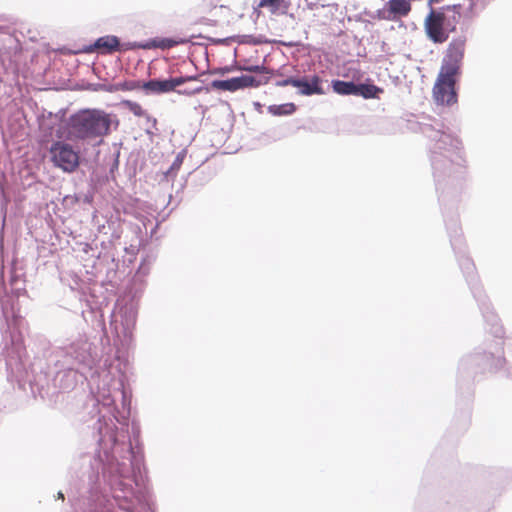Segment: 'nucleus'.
Here are the masks:
<instances>
[{
    "label": "nucleus",
    "mask_w": 512,
    "mask_h": 512,
    "mask_svg": "<svg viewBox=\"0 0 512 512\" xmlns=\"http://www.w3.org/2000/svg\"><path fill=\"white\" fill-rule=\"evenodd\" d=\"M420 132L430 141V162L439 201L458 198L467 176V161L460 138L444 130L436 119L419 123Z\"/></svg>",
    "instance_id": "obj_1"
},
{
    "label": "nucleus",
    "mask_w": 512,
    "mask_h": 512,
    "mask_svg": "<svg viewBox=\"0 0 512 512\" xmlns=\"http://www.w3.org/2000/svg\"><path fill=\"white\" fill-rule=\"evenodd\" d=\"M468 38L469 26L463 23L459 33L453 36L446 49L440 72L433 87V97L438 104L450 106L457 103L455 76L460 72Z\"/></svg>",
    "instance_id": "obj_2"
},
{
    "label": "nucleus",
    "mask_w": 512,
    "mask_h": 512,
    "mask_svg": "<svg viewBox=\"0 0 512 512\" xmlns=\"http://www.w3.org/2000/svg\"><path fill=\"white\" fill-rule=\"evenodd\" d=\"M112 117L98 109H84L69 117L67 135L72 141L102 142V138L110 131Z\"/></svg>",
    "instance_id": "obj_3"
},
{
    "label": "nucleus",
    "mask_w": 512,
    "mask_h": 512,
    "mask_svg": "<svg viewBox=\"0 0 512 512\" xmlns=\"http://www.w3.org/2000/svg\"><path fill=\"white\" fill-rule=\"evenodd\" d=\"M461 4L449 5L440 10L430 9L425 19V31L434 43H443L449 38L450 32L456 31L461 18Z\"/></svg>",
    "instance_id": "obj_4"
},
{
    "label": "nucleus",
    "mask_w": 512,
    "mask_h": 512,
    "mask_svg": "<svg viewBox=\"0 0 512 512\" xmlns=\"http://www.w3.org/2000/svg\"><path fill=\"white\" fill-rule=\"evenodd\" d=\"M50 160L54 167L64 173H73L80 164L79 151L65 141H54L49 148Z\"/></svg>",
    "instance_id": "obj_5"
},
{
    "label": "nucleus",
    "mask_w": 512,
    "mask_h": 512,
    "mask_svg": "<svg viewBox=\"0 0 512 512\" xmlns=\"http://www.w3.org/2000/svg\"><path fill=\"white\" fill-rule=\"evenodd\" d=\"M269 81L268 76L254 77L250 75H241L226 80H213L211 87L218 90L235 92L239 89L248 87H259L267 84Z\"/></svg>",
    "instance_id": "obj_6"
},
{
    "label": "nucleus",
    "mask_w": 512,
    "mask_h": 512,
    "mask_svg": "<svg viewBox=\"0 0 512 512\" xmlns=\"http://www.w3.org/2000/svg\"><path fill=\"white\" fill-rule=\"evenodd\" d=\"M296 88L299 89V93L305 96L311 95H322L324 90L321 87V78L318 75H313L310 79L307 77L298 78Z\"/></svg>",
    "instance_id": "obj_7"
},
{
    "label": "nucleus",
    "mask_w": 512,
    "mask_h": 512,
    "mask_svg": "<svg viewBox=\"0 0 512 512\" xmlns=\"http://www.w3.org/2000/svg\"><path fill=\"white\" fill-rule=\"evenodd\" d=\"M119 39L114 35H106L98 38L93 45L84 49V52H92L94 49H103L106 53H112L119 49Z\"/></svg>",
    "instance_id": "obj_8"
},
{
    "label": "nucleus",
    "mask_w": 512,
    "mask_h": 512,
    "mask_svg": "<svg viewBox=\"0 0 512 512\" xmlns=\"http://www.w3.org/2000/svg\"><path fill=\"white\" fill-rule=\"evenodd\" d=\"M142 88L147 94H161L172 91V83L169 79H151L142 84Z\"/></svg>",
    "instance_id": "obj_9"
},
{
    "label": "nucleus",
    "mask_w": 512,
    "mask_h": 512,
    "mask_svg": "<svg viewBox=\"0 0 512 512\" xmlns=\"http://www.w3.org/2000/svg\"><path fill=\"white\" fill-rule=\"evenodd\" d=\"M183 43L182 40H174L172 38H162V39H154L146 43H135L132 47L142 48V49H152V48H160L162 50L170 49L178 44Z\"/></svg>",
    "instance_id": "obj_10"
},
{
    "label": "nucleus",
    "mask_w": 512,
    "mask_h": 512,
    "mask_svg": "<svg viewBox=\"0 0 512 512\" xmlns=\"http://www.w3.org/2000/svg\"><path fill=\"white\" fill-rule=\"evenodd\" d=\"M332 87L335 93L339 95H355L357 84L352 81L333 80Z\"/></svg>",
    "instance_id": "obj_11"
},
{
    "label": "nucleus",
    "mask_w": 512,
    "mask_h": 512,
    "mask_svg": "<svg viewBox=\"0 0 512 512\" xmlns=\"http://www.w3.org/2000/svg\"><path fill=\"white\" fill-rule=\"evenodd\" d=\"M259 6L269 8L272 14H285L289 8V3L286 0H260Z\"/></svg>",
    "instance_id": "obj_12"
},
{
    "label": "nucleus",
    "mask_w": 512,
    "mask_h": 512,
    "mask_svg": "<svg viewBox=\"0 0 512 512\" xmlns=\"http://www.w3.org/2000/svg\"><path fill=\"white\" fill-rule=\"evenodd\" d=\"M383 90L374 84H357L356 96H362L365 99L377 98Z\"/></svg>",
    "instance_id": "obj_13"
},
{
    "label": "nucleus",
    "mask_w": 512,
    "mask_h": 512,
    "mask_svg": "<svg viewBox=\"0 0 512 512\" xmlns=\"http://www.w3.org/2000/svg\"><path fill=\"white\" fill-rule=\"evenodd\" d=\"M389 9L392 13L401 16L407 15L411 10L409 0H390L388 2Z\"/></svg>",
    "instance_id": "obj_14"
},
{
    "label": "nucleus",
    "mask_w": 512,
    "mask_h": 512,
    "mask_svg": "<svg viewBox=\"0 0 512 512\" xmlns=\"http://www.w3.org/2000/svg\"><path fill=\"white\" fill-rule=\"evenodd\" d=\"M296 106L294 103H285L281 105H271L268 111L275 116L291 115L295 112Z\"/></svg>",
    "instance_id": "obj_15"
},
{
    "label": "nucleus",
    "mask_w": 512,
    "mask_h": 512,
    "mask_svg": "<svg viewBox=\"0 0 512 512\" xmlns=\"http://www.w3.org/2000/svg\"><path fill=\"white\" fill-rule=\"evenodd\" d=\"M128 107H129V110L135 115V116H143L146 118V121H151L152 122V127L153 128H156V124H157V120L156 118L152 117L151 115H149L142 107L140 104L136 103V102H128Z\"/></svg>",
    "instance_id": "obj_16"
},
{
    "label": "nucleus",
    "mask_w": 512,
    "mask_h": 512,
    "mask_svg": "<svg viewBox=\"0 0 512 512\" xmlns=\"http://www.w3.org/2000/svg\"><path fill=\"white\" fill-rule=\"evenodd\" d=\"M140 86L142 87L141 83L138 81H125L116 85H110L106 90L108 92H114L117 90H134Z\"/></svg>",
    "instance_id": "obj_17"
},
{
    "label": "nucleus",
    "mask_w": 512,
    "mask_h": 512,
    "mask_svg": "<svg viewBox=\"0 0 512 512\" xmlns=\"http://www.w3.org/2000/svg\"><path fill=\"white\" fill-rule=\"evenodd\" d=\"M237 69L240 71L254 72L260 74L259 77L267 76V74H269V70L264 65L239 66Z\"/></svg>",
    "instance_id": "obj_18"
},
{
    "label": "nucleus",
    "mask_w": 512,
    "mask_h": 512,
    "mask_svg": "<svg viewBox=\"0 0 512 512\" xmlns=\"http://www.w3.org/2000/svg\"><path fill=\"white\" fill-rule=\"evenodd\" d=\"M185 158V152L182 151V152H179L177 154V156L175 157L173 163L171 164L170 168L168 169V171L165 173L166 176H169L171 175L173 172L179 170V168L181 167L182 163H183V160Z\"/></svg>",
    "instance_id": "obj_19"
},
{
    "label": "nucleus",
    "mask_w": 512,
    "mask_h": 512,
    "mask_svg": "<svg viewBox=\"0 0 512 512\" xmlns=\"http://www.w3.org/2000/svg\"><path fill=\"white\" fill-rule=\"evenodd\" d=\"M296 84H299L298 83V78H294V77H288V78H285V79H282V80H278L275 85L278 86V87H286V86H293V87H296Z\"/></svg>",
    "instance_id": "obj_20"
},
{
    "label": "nucleus",
    "mask_w": 512,
    "mask_h": 512,
    "mask_svg": "<svg viewBox=\"0 0 512 512\" xmlns=\"http://www.w3.org/2000/svg\"><path fill=\"white\" fill-rule=\"evenodd\" d=\"M169 81L172 83V91H174L177 86L186 83L185 76L170 78Z\"/></svg>",
    "instance_id": "obj_21"
},
{
    "label": "nucleus",
    "mask_w": 512,
    "mask_h": 512,
    "mask_svg": "<svg viewBox=\"0 0 512 512\" xmlns=\"http://www.w3.org/2000/svg\"><path fill=\"white\" fill-rule=\"evenodd\" d=\"M203 90H204V87L199 86V87H197V88H195L193 90H183V91H178V93L185 94V95H192V94L200 93ZM205 90L208 91L209 89L205 88Z\"/></svg>",
    "instance_id": "obj_22"
},
{
    "label": "nucleus",
    "mask_w": 512,
    "mask_h": 512,
    "mask_svg": "<svg viewBox=\"0 0 512 512\" xmlns=\"http://www.w3.org/2000/svg\"><path fill=\"white\" fill-rule=\"evenodd\" d=\"M469 1V6L467 8V13H466V16H470V17H473V16H476V13L474 12V8L476 6V3L474 0H468Z\"/></svg>",
    "instance_id": "obj_23"
},
{
    "label": "nucleus",
    "mask_w": 512,
    "mask_h": 512,
    "mask_svg": "<svg viewBox=\"0 0 512 512\" xmlns=\"http://www.w3.org/2000/svg\"><path fill=\"white\" fill-rule=\"evenodd\" d=\"M147 128L145 129L146 133L148 135H154L156 133V131L158 130L157 127L156 128H153L152 127V122L151 121H147Z\"/></svg>",
    "instance_id": "obj_24"
},
{
    "label": "nucleus",
    "mask_w": 512,
    "mask_h": 512,
    "mask_svg": "<svg viewBox=\"0 0 512 512\" xmlns=\"http://www.w3.org/2000/svg\"><path fill=\"white\" fill-rule=\"evenodd\" d=\"M244 38H245V41H244L245 43H249V44H259L260 43V41L255 40L253 38V36H250V35L244 36Z\"/></svg>",
    "instance_id": "obj_25"
},
{
    "label": "nucleus",
    "mask_w": 512,
    "mask_h": 512,
    "mask_svg": "<svg viewBox=\"0 0 512 512\" xmlns=\"http://www.w3.org/2000/svg\"><path fill=\"white\" fill-rule=\"evenodd\" d=\"M185 79H186V82L197 81L199 79V75L198 74L187 75V76H185Z\"/></svg>",
    "instance_id": "obj_26"
},
{
    "label": "nucleus",
    "mask_w": 512,
    "mask_h": 512,
    "mask_svg": "<svg viewBox=\"0 0 512 512\" xmlns=\"http://www.w3.org/2000/svg\"><path fill=\"white\" fill-rule=\"evenodd\" d=\"M232 69H233L232 67H228V66H226V67L221 68V69H220V72H221L222 74H224V73L231 72V71H232Z\"/></svg>",
    "instance_id": "obj_27"
},
{
    "label": "nucleus",
    "mask_w": 512,
    "mask_h": 512,
    "mask_svg": "<svg viewBox=\"0 0 512 512\" xmlns=\"http://www.w3.org/2000/svg\"><path fill=\"white\" fill-rule=\"evenodd\" d=\"M58 496L59 498L64 499V495L61 492L58 493Z\"/></svg>",
    "instance_id": "obj_28"
},
{
    "label": "nucleus",
    "mask_w": 512,
    "mask_h": 512,
    "mask_svg": "<svg viewBox=\"0 0 512 512\" xmlns=\"http://www.w3.org/2000/svg\"><path fill=\"white\" fill-rule=\"evenodd\" d=\"M440 0H430V3H438Z\"/></svg>",
    "instance_id": "obj_29"
}]
</instances>
